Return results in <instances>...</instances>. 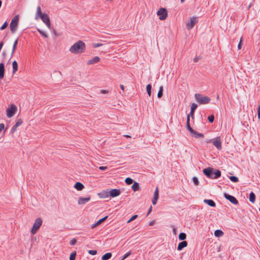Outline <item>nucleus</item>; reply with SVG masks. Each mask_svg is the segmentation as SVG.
Returning <instances> with one entry per match:
<instances>
[{"mask_svg":"<svg viewBox=\"0 0 260 260\" xmlns=\"http://www.w3.org/2000/svg\"><path fill=\"white\" fill-rule=\"evenodd\" d=\"M194 111H192V110H191L190 112V115L191 116H193V114H194Z\"/></svg>","mask_w":260,"mask_h":260,"instance_id":"nucleus-55","label":"nucleus"},{"mask_svg":"<svg viewBox=\"0 0 260 260\" xmlns=\"http://www.w3.org/2000/svg\"><path fill=\"white\" fill-rule=\"evenodd\" d=\"M42 223V220L40 218H38L36 219L31 230V233L32 234H35L37 232V231L41 226Z\"/></svg>","mask_w":260,"mask_h":260,"instance_id":"nucleus-6","label":"nucleus"},{"mask_svg":"<svg viewBox=\"0 0 260 260\" xmlns=\"http://www.w3.org/2000/svg\"><path fill=\"white\" fill-rule=\"evenodd\" d=\"M19 19V16L18 15L15 16L12 19L10 25V28L12 33H14L17 29Z\"/></svg>","mask_w":260,"mask_h":260,"instance_id":"nucleus-4","label":"nucleus"},{"mask_svg":"<svg viewBox=\"0 0 260 260\" xmlns=\"http://www.w3.org/2000/svg\"><path fill=\"white\" fill-rule=\"evenodd\" d=\"M204 202L211 207H214L215 206V202L212 200L205 199Z\"/></svg>","mask_w":260,"mask_h":260,"instance_id":"nucleus-22","label":"nucleus"},{"mask_svg":"<svg viewBox=\"0 0 260 260\" xmlns=\"http://www.w3.org/2000/svg\"><path fill=\"white\" fill-rule=\"evenodd\" d=\"M138 217V215H133L127 221V223H128L131 222H132V221L134 220L135 219H136Z\"/></svg>","mask_w":260,"mask_h":260,"instance_id":"nucleus-40","label":"nucleus"},{"mask_svg":"<svg viewBox=\"0 0 260 260\" xmlns=\"http://www.w3.org/2000/svg\"><path fill=\"white\" fill-rule=\"evenodd\" d=\"M125 182L127 184L130 185L133 183V180L131 178H126L125 180Z\"/></svg>","mask_w":260,"mask_h":260,"instance_id":"nucleus-35","label":"nucleus"},{"mask_svg":"<svg viewBox=\"0 0 260 260\" xmlns=\"http://www.w3.org/2000/svg\"><path fill=\"white\" fill-rule=\"evenodd\" d=\"M158 198V189L157 187H156L155 189L154 195H153V199L152 200V204L153 205H155L156 204Z\"/></svg>","mask_w":260,"mask_h":260,"instance_id":"nucleus-14","label":"nucleus"},{"mask_svg":"<svg viewBox=\"0 0 260 260\" xmlns=\"http://www.w3.org/2000/svg\"><path fill=\"white\" fill-rule=\"evenodd\" d=\"M154 222H155L154 220H152V221H150L149 224V225H150V226L153 225L154 223Z\"/></svg>","mask_w":260,"mask_h":260,"instance_id":"nucleus-54","label":"nucleus"},{"mask_svg":"<svg viewBox=\"0 0 260 260\" xmlns=\"http://www.w3.org/2000/svg\"><path fill=\"white\" fill-rule=\"evenodd\" d=\"M197 108V105L195 103H193L191 106V110L192 111H194Z\"/></svg>","mask_w":260,"mask_h":260,"instance_id":"nucleus-43","label":"nucleus"},{"mask_svg":"<svg viewBox=\"0 0 260 260\" xmlns=\"http://www.w3.org/2000/svg\"><path fill=\"white\" fill-rule=\"evenodd\" d=\"M194 96L197 102L200 104H207L210 101L209 97L203 96L199 93H196Z\"/></svg>","mask_w":260,"mask_h":260,"instance_id":"nucleus-3","label":"nucleus"},{"mask_svg":"<svg viewBox=\"0 0 260 260\" xmlns=\"http://www.w3.org/2000/svg\"><path fill=\"white\" fill-rule=\"evenodd\" d=\"M12 68H13L12 73H13V74H14L18 70V64L16 60H14L12 62Z\"/></svg>","mask_w":260,"mask_h":260,"instance_id":"nucleus-24","label":"nucleus"},{"mask_svg":"<svg viewBox=\"0 0 260 260\" xmlns=\"http://www.w3.org/2000/svg\"><path fill=\"white\" fill-rule=\"evenodd\" d=\"M76 240L75 239H73L71 241H70V244L71 245H74L76 244Z\"/></svg>","mask_w":260,"mask_h":260,"instance_id":"nucleus-47","label":"nucleus"},{"mask_svg":"<svg viewBox=\"0 0 260 260\" xmlns=\"http://www.w3.org/2000/svg\"><path fill=\"white\" fill-rule=\"evenodd\" d=\"M4 127H5V125H4V124H3V123H1V124H0V133L2 132V131L3 129H4Z\"/></svg>","mask_w":260,"mask_h":260,"instance_id":"nucleus-50","label":"nucleus"},{"mask_svg":"<svg viewBox=\"0 0 260 260\" xmlns=\"http://www.w3.org/2000/svg\"><path fill=\"white\" fill-rule=\"evenodd\" d=\"M249 201L252 203L255 201V196L253 192H251L249 194Z\"/></svg>","mask_w":260,"mask_h":260,"instance_id":"nucleus-28","label":"nucleus"},{"mask_svg":"<svg viewBox=\"0 0 260 260\" xmlns=\"http://www.w3.org/2000/svg\"><path fill=\"white\" fill-rule=\"evenodd\" d=\"M224 197L233 204L237 205L238 203V200L233 196L225 193H224Z\"/></svg>","mask_w":260,"mask_h":260,"instance_id":"nucleus-10","label":"nucleus"},{"mask_svg":"<svg viewBox=\"0 0 260 260\" xmlns=\"http://www.w3.org/2000/svg\"><path fill=\"white\" fill-rule=\"evenodd\" d=\"M101 198H106L110 196L109 191L108 190L103 191L102 192L99 194Z\"/></svg>","mask_w":260,"mask_h":260,"instance_id":"nucleus-21","label":"nucleus"},{"mask_svg":"<svg viewBox=\"0 0 260 260\" xmlns=\"http://www.w3.org/2000/svg\"><path fill=\"white\" fill-rule=\"evenodd\" d=\"M132 189L134 191H136L139 190V184L138 183L135 182L132 186Z\"/></svg>","mask_w":260,"mask_h":260,"instance_id":"nucleus-27","label":"nucleus"},{"mask_svg":"<svg viewBox=\"0 0 260 260\" xmlns=\"http://www.w3.org/2000/svg\"><path fill=\"white\" fill-rule=\"evenodd\" d=\"M42 21L45 24L49 21H50V18L48 15L46 13H43V15L41 16V17H40Z\"/></svg>","mask_w":260,"mask_h":260,"instance_id":"nucleus-16","label":"nucleus"},{"mask_svg":"<svg viewBox=\"0 0 260 260\" xmlns=\"http://www.w3.org/2000/svg\"><path fill=\"white\" fill-rule=\"evenodd\" d=\"M185 0H181V2H183Z\"/></svg>","mask_w":260,"mask_h":260,"instance_id":"nucleus-64","label":"nucleus"},{"mask_svg":"<svg viewBox=\"0 0 260 260\" xmlns=\"http://www.w3.org/2000/svg\"><path fill=\"white\" fill-rule=\"evenodd\" d=\"M38 31L42 36H43L44 37L47 38H48V35L47 34L44 32V31L41 30L39 28H38Z\"/></svg>","mask_w":260,"mask_h":260,"instance_id":"nucleus-34","label":"nucleus"},{"mask_svg":"<svg viewBox=\"0 0 260 260\" xmlns=\"http://www.w3.org/2000/svg\"><path fill=\"white\" fill-rule=\"evenodd\" d=\"M85 50V44L81 41H79L74 43L69 49L70 52L73 54L81 53Z\"/></svg>","mask_w":260,"mask_h":260,"instance_id":"nucleus-1","label":"nucleus"},{"mask_svg":"<svg viewBox=\"0 0 260 260\" xmlns=\"http://www.w3.org/2000/svg\"><path fill=\"white\" fill-rule=\"evenodd\" d=\"M22 123V121L21 119H19L16 121L15 125L12 127L11 132V133H14L17 129V127L20 126Z\"/></svg>","mask_w":260,"mask_h":260,"instance_id":"nucleus-12","label":"nucleus"},{"mask_svg":"<svg viewBox=\"0 0 260 260\" xmlns=\"http://www.w3.org/2000/svg\"><path fill=\"white\" fill-rule=\"evenodd\" d=\"M90 200V197H87L86 198L80 197V198H79V199L78 200V204L79 205L85 204L86 203L89 201Z\"/></svg>","mask_w":260,"mask_h":260,"instance_id":"nucleus-13","label":"nucleus"},{"mask_svg":"<svg viewBox=\"0 0 260 260\" xmlns=\"http://www.w3.org/2000/svg\"><path fill=\"white\" fill-rule=\"evenodd\" d=\"M230 179L233 182H237L238 181V178L236 176H231Z\"/></svg>","mask_w":260,"mask_h":260,"instance_id":"nucleus-38","label":"nucleus"},{"mask_svg":"<svg viewBox=\"0 0 260 260\" xmlns=\"http://www.w3.org/2000/svg\"><path fill=\"white\" fill-rule=\"evenodd\" d=\"M2 4V1L0 0V8L1 7Z\"/></svg>","mask_w":260,"mask_h":260,"instance_id":"nucleus-62","label":"nucleus"},{"mask_svg":"<svg viewBox=\"0 0 260 260\" xmlns=\"http://www.w3.org/2000/svg\"><path fill=\"white\" fill-rule=\"evenodd\" d=\"M204 174L210 179H217L221 176V172L218 170H214L211 168L204 169Z\"/></svg>","mask_w":260,"mask_h":260,"instance_id":"nucleus-2","label":"nucleus"},{"mask_svg":"<svg viewBox=\"0 0 260 260\" xmlns=\"http://www.w3.org/2000/svg\"><path fill=\"white\" fill-rule=\"evenodd\" d=\"M257 116L258 118L260 119V104L258 105V107L257 109Z\"/></svg>","mask_w":260,"mask_h":260,"instance_id":"nucleus-48","label":"nucleus"},{"mask_svg":"<svg viewBox=\"0 0 260 260\" xmlns=\"http://www.w3.org/2000/svg\"><path fill=\"white\" fill-rule=\"evenodd\" d=\"M7 22L6 21L4 24L3 25L1 26V30H3L7 26Z\"/></svg>","mask_w":260,"mask_h":260,"instance_id":"nucleus-45","label":"nucleus"},{"mask_svg":"<svg viewBox=\"0 0 260 260\" xmlns=\"http://www.w3.org/2000/svg\"><path fill=\"white\" fill-rule=\"evenodd\" d=\"M186 124H189V115H187Z\"/></svg>","mask_w":260,"mask_h":260,"instance_id":"nucleus-53","label":"nucleus"},{"mask_svg":"<svg viewBox=\"0 0 260 260\" xmlns=\"http://www.w3.org/2000/svg\"><path fill=\"white\" fill-rule=\"evenodd\" d=\"M151 210H152V207L151 206V207L149 208V210H148V214H149V213H150L151 212Z\"/></svg>","mask_w":260,"mask_h":260,"instance_id":"nucleus-59","label":"nucleus"},{"mask_svg":"<svg viewBox=\"0 0 260 260\" xmlns=\"http://www.w3.org/2000/svg\"><path fill=\"white\" fill-rule=\"evenodd\" d=\"M192 181L193 182L194 184L196 185H198L199 184V181L198 178L196 177H193L192 178Z\"/></svg>","mask_w":260,"mask_h":260,"instance_id":"nucleus-37","label":"nucleus"},{"mask_svg":"<svg viewBox=\"0 0 260 260\" xmlns=\"http://www.w3.org/2000/svg\"><path fill=\"white\" fill-rule=\"evenodd\" d=\"M251 6H252V4H251V3H250V4H249V5L248 6V9H250V8L251 7Z\"/></svg>","mask_w":260,"mask_h":260,"instance_id":"nucleus-61","label":"nucleus"},{"mask_svg":"<svg viewBox=\"0 0 260 260\" xmlns=\"http://www.w3.org/2000/svg\"><path fill=\"white\" fill-rule=\"evenodd\" d=\"M208 119L211 123L213 122L214 119V116L213 115H210L208 117Z\"/></svg>","mask_w":260,"mask_h":260,"instance_id":"nucleus-41","label":"nucleus"},{"mask_svg":"<svg viewBox=\"0 0 260 260\" xmlns=\"http://www.w3.org/2000/svg\"><path fill=\"white\" fill-rule=\"evenodd\" d=\"M131 254V252L130 251L126 252L125 253L123 256L121 257V260H124L125 258H126L129 255H130Z\"/></svg>","mask_w":260,"mask_h":260,"instance_id":"nucleus-39","label":"nucleus"},{"mask_svg":"<svg viewBox=\"0 0 260 260\" xmlns=\"http://www.w3.org/2000/svg\"><path fill=\"white\" fill-rule=\"evenodd\" d=\"M45 24L46 25L47 27L49 28V29H50L51 28V23H50V21H49L48 22L45 23Z\"/></svg>","mask_w":260,"mask_h":260,"instance_id":"nucleus-51","label":"nucleus"},{"mask_svg":"<svg viewBox=\"0 0 260 260\" xmlns=\"http://www.w3.org/2000/svg\"><path fill=\"white\" fill-rule=\"evenodd\" d=\"M108 218V216H106L101 219H100L95 224L92 225V228H94L95 226L101 224L102 222L104 221L107 218Z\"/></svg>","mask_w":260,"mask_h":260,"instance_id":"nucleus-29","label":"nucleus"},{"mask_svg":"<svg viewBox=\"0 0 260 260\" xmlns=\"http://www.w3.org/2000/svg\"><path fill=\"white\" fill-rule=\"evenodd\" d=\"M112 257L111 253L108 252L104 254L102 257V260H108Z\"/></svg>","mask_w":260,"mask_h":260,"instance_id":"nucleus-25","label":"nucleus"},{"mask_svg":"<svg viewBox=\"0 0 260 260\" xmlns=\"http://www.w3.org/2000/svg\"><path fill=\"white\" fill-rule=\"evenodd\" d=\"M110 196L114 198L120 194V190L118 189H113L109 191Z\"/></svg>","mask_w":260,"mask_h":260,"instance_id":"nucleus-11","label":"nucleus"},{"mask_svg":"<svg viewBox=\"0 0 260 260\" xmlns=\"http://www.w3.org/2000/svg\"><path fill=\"white\" fill-rule=\"evenodd\" d=\"M241 44H242V39H241L238 45V48L239 49H241Z\"/></svg>","mask_w":260,"mask_h":260,"instance_id":"nucleus-52","label":"nucleus"},{"mask_svg":"<svg viewBox=\"0 0 260 260\" xmlns=\"http://www.w3.org/2000/svg\"><path fill=\"white\" fill-rule=\"evenodd\" d=\"M107 92V91L106 90H101V93H106Z\"/></svg>","mask_w":260,"mask_h":260,"instance_id":"nucleus-56","label":"nucleus"},{"mask_svg":"<svg viewBox=\"0 0 260 260\" xmlns=\"http://www.w3.org/2000/svg\"><path fill=\"white\" fill-rule=\"evenodd\" d=\"M75 188L78 190H81L84 188V185L80 182H76L74 185Z\"/></svg>","mask_w":260,"mask_h":260,"instance_id":"nucleus-23","label":"nucleus"},{"mask_svg":"<svg viewBox=\"0 0 260 260\" xmlns=\"http://www.w3.org/2000/svg\"><path fill=\"white\" fill-rule=\"evenodd\" d=\"M207 142L212 143L218 150H220L222 148L221 140L219 137L214 139L208 140Z\"/></svg>","mask_w":260,"mask_h":260,"instance_id":"nucleus-5","label":"nucleus"},{"mask_svg":"<svg viewBox=\"0 0 260 260\" xmlns=\"http://www.w3.org/2000/svg\"><path fill=\"white\" fill-rule=\"evenodd\" d=\"M187 245V243L186 241H183L179 243L177 250L179 251L181 250L183 248L186 247Z\"/></svg>","mask_w":260,"mask_h":260,"instance_id":"nucleus-18","label":"nucleus"},{"mask_svg":"<svg viewBox=\"0 0 260 260\" xmlns=\"http://www.w3.org/2000/svg\"><path fill=\"white\" fill-rule=\"evenodd\" d=\"M223 235V233L222 231L220 230H216L214 232V235L217 237H220L222 236Z\"/></svg>","mask_w":260,"mask_h":260,"instance_id":"nucleus-26","label":"nucleus"},{"mask_svg":"<svg viewBox=\"0 0 260 260\" xmlns=\"http://www.w3.org/2000/svg\"><path fill=\"white\" fill-rule=\"evenodd\" d=\"M53 34L54 35V36H57V33H56V31H55V30H53Z\"/></svg>","mask_w":260,"mask_h":260,"instance_id":"nucleus-58","label":"nucleus"},{"mask_svg":"<svg viewBox=\"0 0 260 260\" xmlns=\"http://www.w3.org/2000/svg\"><path fill=\"white\" fill-rule=\"evenodd\" d=\"M157 15L159 16V19L160 20H165L168 16V12L165 8H161L159 9L157 13Z\"/></svg>","mask_w":260,"mask_h":260,"instance_id":"nucleus-8","label":"nucleus"},{"mask_svg":"<svg viewBox=\"0 0 260 260\" xmlns=\"http://www.w3.org/2000/svg\"><path fill=\"white\" fill-rule=\"evenodd\" d=\"M186 234L184 233H181L179 235V239L180 240H184L186 239Z\"/></svg>","mask_w":260,"mask_h":260,"instance_id":"nucleus-33","label":"nucleus"},{"mask_svg":"<svg viewBox=\"0 0 260 260\" xmlns=\"http://www.w3.org/2000/svg\"><path fill=\"white\" fill-rule=\"evenodd\" d=\"M107 167L101 166L99 167V169L101 171H105L107 169Z\"/></svg>","mask_w":260,"mask_h":260,"instance_id":"nucleus-49","label":"nucleus"},{"mask_svg":"<svg viewBox=\"0 0 260 260\" xmlns=\"http://www.w3.org/2000/svg\"><path fill=\"white\" fill-rule=\"evenodd\" d=\"M151 85L150 84H148L146 86V90H147V92L149 96H151Z\"/></svg>","mask_w":260,"mask_h":260,"instance_id":"nucleus-31","label":"nucleus"},{"mask_svg":"<svg viewBox=\"0 0 260 260\" xmlns=\"http://www.w3.org/2000/svg\"><path fill=\"white\" fill-rule=\"evenodd\" d=\"M120 88L122 90H124V87L123 85H120Z\"/></svg>","mask_w":260,"mask_h":260,"instance_id":"nucleus-57","label":"nucleus"},{"mask_svg":"<svg viewBox=\"0 0 260 260\" xmlns=\"http://www.w3.org/2000/svg\"><path fill=\"white\" fill-rule=\"evenodd\" d=\"M17 107L14 105H11L10 107L6 110V115L8 118L13 117L17 111Z\"/></svg>","mask_w":260,"mask_h":260,"instance_id":"nucleus-7","label":"nucleus"},{"mask_svg":"<svg viewBox=\"0 0 260 260\" xmlns=\"http://www.w3.org/2000/svg\"><path fill=\"white\" fill-rule=\"evenodd\" d=\"M100 60V58L98 56H95L92 59L89 60L87 62V64H91L99 62Z\"/></svg>","mask_w":260,"mask_h":260,"instance_id":"nucleus-15","label":"nucleus"},{"mask_svg":"<svg viewBox=\"0 0 260 260\" xmlns=\"http://www.w3.org/2000/svg\"><path fill=\"white\" fill-rule=\"evenodd\" d=\"M76 255V251L72 252L70 255V260H75Z\"/></svg>","mask_w":260,"mask_h":260,"instance_id":"nucleus-36","label":"nucleus"},{"mask_svg":"<svg viewBox=\"0 0 260 260\" xmlns=\"http://www.w3.org/2000/svg\"><path fill=\"white\" fill-rule=\"evenodd\" d=\"M162 91H163V87L162 86H160L159 91L157 93V97L160 98L162 95Z\"/></svg>","mask_w":260,"mask_h":260,"instance_id":"nucleus-32","label":"nucleus"},{"mask_svg":"<svg viewBox=\"0 0 260 260\" xmlns=\"http://www.w3.org/2000/svg\"><path fill=\"white\" fill-rule=\"evenodd\" d=\"M88 253L92 255H95L97 253V251L95 250H90L88 251Z\"/></svg>","mask_w":260,"mask_h":260,"instance_id":"nucleus-42","label":"nucleus"},{"mask_svg":"<svg viewBox=\"0 0 260 260\" xmlns=\"http://www.w3.org/2000/svg\"><path fill=\"white\" fill-rule=\"evenodd\" d=\"M102 46H103V44L101 43H94L93 44V47L94 48H97Z\"/></svg>","mask_w":260,"mask_h":260,"instance_id":"nucleus-44","label":"nucleus"},{"mask_svg":"<svg viewBox=\"0 0 260 260\" xmlns=\"http://www.w3.org/2000/svg\"><path fill=\"white\" fill-rule=\"evenodd\" d=\"M186 127L189 132H192L193 129L190 127L189 124H186Z\"/></svg>","mask_w":260,"mask_h":260,"instance_id":"nucleus-46","label":"nucleus"},{"mask_svg":"<svg viewBox=\"0 0 260 260\" xmlns=\"http://www.w3.org/2000/svg\"><path fill=\"white\" fill-rule=\"evenodd\" d=\"M190 133L191 135H192V136L193 137H195L197 138L204 137V135L203 134L199 133L197 132L194 131L193 129L192 132H190Z\"/></svg>","mask_w":260,"mask_h":260,"instance_id":"nucleus-20","label":"nucleus"},{"mask_svg":"<svg viewBox=\"0 0 260 260\" xmlns=\"http://www.w3.org/2000/svg\"><path fill=\"white\" fill-rule=\"evenodd\" d=\"M17 43H18V39L15 41V42L13 44V48H12V52H11V56H12L13 55V54L16 50V47L17 45Z\"/></svg>","mask_w":260,"mask_h":260,"instance_id":"nucleus-30","label":"nucleus"},{"mask_svg":"<svg viewBox=\"0 0 260 260\" xmlns=\"http://www.w3.org/2000/svg\"><path fill=\"white\" fill-rule=\"evenodd\" d=\"M42 15H43V13H42L40 6H38L37 8L35 19H38L39 17H41Z\"/></svg>","mask_w":260,"mask_h":260,"instance_id":"nucleus-19","label":"nucleus"},{"mask_svg":"<svg viewBox=\"0 0 260 260\" xmlns=\"http://www.w3.org/2000/svg\"><path fill=\"white\" fill-rule=\"evenodd\" d=\"M125 136L126 137H130V136H128V135H125Z\"/></svg>","mask_w":260,"mask_h":260,"instance_id":"nucleus-63","label":"nucleus"},{"mask_svg":"<svg viewBox=\"0 0 260 260\" xmlns=\"http://www.w3.org/2000/svg\"><path fill=\"white\" fill-rule=\"evenodd\" d=\"M198 22V18L196 17H192L190 20L186 23V28L190 30L193 27L194 25Z\"/></svg>","mask_w":260,"mask_h":260,"instance_id":"nucleus-9","label":"nucleus"},{"mask_svg":"<svg viewBox=\"0 0 260 260\" xmlns=\"http://www.w3.org/2000/svg\"><path fill=\"white\" fill-rule=\"evenodd\" d=\"M5 66L4 63H0V79H2L4 77Z\"/></svg>","mask_w":260,"mask_h":260,"instance_id":"nucleus-17","label":"nucleus"},{"mask_svg":"<svg viewBox=\"0 0 260 260\" xmlns=\"http://www.w3.org/2000/svg\"><path fill=\"white\" fill-rule=\"evenodd\" d=\"M198 57H195V58H194V62H197V61H198Z\"/></svg>","mask_w":260,"mask_h":260,"instance_id":"nucleus-60","label":"nucleus"}]
</instances>
